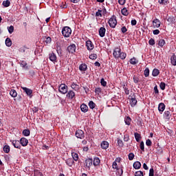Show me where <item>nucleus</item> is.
<instances>
[{"instance_id":"42","label":"nucleus","mask_w":176,"mask_h":176,"mask_svg":"<svg viewBox=\"0 0 176 176\" xmlns=\"http://www.w3.org/2000/svg\"><path fill=\"white\" fill-rule=\"evenodd\" d=\"M160 74V71L158 69H154L152 72V75L153 76H157Z\"/></svg>"},{"instance_id":"55","label":"nucleus","mask_w":176,"mask_h":176,"mask_svg":"<svg viewBox=\"0 0 176 176\" xmlns=\"http://www.w3.org/2000/svg\"><path fill=\"white\" fill-rule=\"evenodd\" d=\"M90 60H96L97 58V54H91L89 55Z\"/></svg>"},{"instance_id":"18","label":"nucleus","mask_w":176,"mask_h":176,"mask_svg":"<svg viewBox=\"0 0 176 176\" xmlns=\"http://www.w3.org/2000/svg\"><path fill=\"white\" fill-rule=\"evenodd\" d=\"M66 97L70 100H72L74 97H75V92L74 91L70 90L67 92Z\"/></svg>"},{"instance_id":"17","label":"nucleus","mask_w":176,"mask_h":176,"mask_svg":"<svg viewBox=\"0 0 176 176\" xmlns=\"http://www.w3.org/2000/svg\"><path fill=\"white\" fill-rule=\"evenodd\" d=\"M80 110L84 113H86L89 111V107L85 103L82 104L80 107Z\"/></svg>"},{"instance_id":"61","label":"nucleus","mask_w":176,"mask_h":176,"mask_svg":"<svg viewBox=\"0 0 176 176\" xmlns=\"http://www.w3.org/2000/svg\"><path fill=\"white\" fill-rule=\"evenodd\" d=\"M101 91H102V89L100 87H98L95 89V93L96 94H100V93H101Z\"/></svg>"},{"instance_id":"52","label":"nucleus","mask_w":176,"mask_h":176,"mask_svg":"<svg viewBox=\"0 0 176 176\" xmlns=\"http://www.w3.org/2000/svg\"><path fill=\"white\" fill-rule=\"evenodd\" d=\"M118 146H120V148H122V147L123 146V145H124V144H123V140H122L118 138Z\"/></svg>"},{"instance_id":"7","label":"nucleus","mask_w":176,"mask_h":176,"mask_svg":"<svg viewBox=\"0 0 176 176\" xmlns=\"http://www.w3.org/2000/svg\"><path fill=\"white\" fill-rule=\"evenodd\" d=\"M75 135L77 138L83 140L85 138V132L81 129H78L76 131Z\"/></svg>"},{"instance_id":"27","label":"nucleus","mask_w":176,"mask_h":176,"mask_svg":"<svg viewBox=\"0 0 176 176\" xmlns=\"http://www.w3.org/2000/svg\"><path fill=\"white\" fill-rule=\"evenodd\" d=\"M100 158L98 157H96L94 159V162H93V164L94 166H100Z\"/></svg>"},{"instance_id":"26","label":"nucleus","mask_w":176,"mask_h":176,"mask_svg":"<svg viewBox=\"0 0 176 176\" xmlns=\"http://www.w3.org/2000/svg\"><path fill=\"white\" fill-rule=\"evenodd\" d=\"M71 87L72 89H73V90H75L76 91H78L80 89L79 85L75 82L72 83Z\"/></svg>"},{"instance_id":"39","label":"nucleus","mask_w":176,"mask_h":176,"mask_svg":"<svg viewBox=\"0 0 176 176\" xmlns=\"http://www.w3.org/2000/svg\"><path fill=\"white\" fill-rule=\"evenodd\" d=\"M88 105L91 109H94L96 108V103H94L93 100L89 101Z\"/></svg>"},{"instance_id":"8","label":"nucleus","mask_w":176,"mask_h":176,"mask_svg":"<svg viewBox=\"0 0 176 176\" xmlns=\"http://www.w3.org/2000/svg\"><path fill=\"white\" fill-rule=\"evenodd\" d=\"M22 89L27 94V96L28 97H30V98H32V93H33L32 89H29V88L25 87H22Z\"/></svg>"},{"instance_id":"57","label":"nucleus","mask_w":176,"mask_h":176,"mask_svg":"<svg viewBox=\"0 0 176 176\" xmlns=\"http://www.w3.org/2000/svg\"><path fill=\"white\" fill-rule=\"evenodd\" d=\"M13 31H14V27L11 25L8 28V32L9 34H13Z\"/></svg>"},{"instance_id":"29","label":"nucleus","mask_w":176,"mask_h":176,"mask_svg":"<svg viewBox=\"0 0 176 176\" xmlns=\"http://www.w3.org/2000/svg\"><path fill=\"white\" fill-rule=\"evenodd\" d=\"M133 168H135V170H139V168H141V162L136 161L133 163Z\"/></svg>"},{"instance_id":"46","label":"nucleus","mask_w":176,"mask_h":176,"mask_svg":"<svg viewBox=\"0 0 176 176\" xmlns=\"http://www.w3.org/2000/svg\"><path fill=\"white\" fill-rule=\"evenodd\" d=\"M138 63V60H137V59L133 57L130 60V64H131L132 65H135V64H137Z\"/></svg>"},{"instance_id":"45","label":"nucleus","mask_w":176,"mask_h":176,"mask_svg":"<svg viewBox=\"0 0 176 176\" xmlns=\"http://www.w3.org/2000/svg\"><path fill=\"white\" fill-rule=\"evenodd\" d=\"M3 151L5 153H9V152H10V146H9V145L4 146Z\"/></svg>"},{"instance_id":"13","label":"nucleus","mask_w":176,"mask_h":176,"mask_svg":"<svg viewBox=\"0 0 176 176\" xmlns=\"http://www.w3.org/2000/svg\"><path fill=\"white\" fill-rule=\"evenodd\" d=\"M162 24L160 20L155 19L153 21V28H159Z\"/></svg>"},{"instance_id":"48","label":"nucleus","mask_w":176,"mask_h":176,"mask_svg":"<svg viewBox=\"0 0 176 176\" xmlns=\"http://www.w3.org/2000/svg\"><path fill=\"white\" fill-rule=\"evenodd\" d=\"M102 10H98L96 12V17H102Z\"/></svg>"},{"instance_id":"6","label":"nucleus","mask_w":176,"mask_h":176,"mask_svg":"<svg viewBox=\"0 0 176 176\" xmlns=\"http://www.w3.org/2000/svg\"><path fill=\"white\" fill-rule=\"evenodd\" d=\"M138 101H137V98L135 97V94H133L132 97L131 98V100L129 101V104L131 107H134L137 105V103Z\"/></svg>"},{"instance_id":"62","label":"nucleus","mask_w":176,"mask_h":176,"mask_svg":"<svg viewBox=\"0 0 176 176\" xmlns=\"http://www.w3.org/2000/svg\"><path fill=\"white\" fill-rule=\"evenodd\" d=\"M129 140H130V137L129 136V135H127V134L124 135V141L125 142H129Z\"/></svg>"},{"instance_id":"22","label":"nucleus","mask_w":176,"mask_h":176,"mask_svg":"<svg viewBox=\"0 0 176 176\" xmlns=\"http://www.w3.org/2000/svg\"><path fill=\"white\" fill-rule=\"evenodd\" d=\"M166 109V104L164 103H160L158 105V110L160 112H163Z\"/></svg>"},{"instance_id":"41","label":"nucleus","mask_w":176,"mask_h":176,"mask_svg":"<svg viewBox=\"0 0 176 176\" xmlns=\"http://www.w3.org/2000/svg\"><path fill=\"white\" fill-rule=\"evenodd\" d=\"M118 171L116 173L118 176H122L123 175V166H122L120 168L117 169Z\"/></svg>"},{"instance_id":"50","label":"nucleus","mask_w":176,"mask_h":176,"mask_svg":"<svg viewBox=\"0 0 176 176\" xmlns=\"http://www.w3.org/2000/svg\"><path fill=\"white\" fill-rule=\"evenodd\" d=\"M160 87L161 90H166V82H160Z\"/></svg>"},{"instance_id":"24","label":"nucleus","mask_w":176,"mask_h":176,"mask_svg":"<svg viewBox=\"0 0 176 176\" xmlns=\"http://www.w3.org/2000/svg\"><path fill=\"white\" fill-rule=\"evenodd\" d=\"M170 63L172 65H176V55L175 54H173L172 56L170 57Z\"/></svg>"},{"instance_id":"60","label":"nucleus","mask_w":176,"mask_h":176,"mask_svg":"<svg viewBox=\"0 0 176 176\" xmlns=\"http://www.w3.org/2000/svg\"><path fill=\"white\" fill-rule=\"evenodd\" d=\"M146 145L147 146H152V141L150 139L146 140Z\"/></svg>"},{"instance_id":"38","label":"nucleus","mask_w":176,"mask_h":176,"mask_svg":"<svg viewBox=\"0 0 176 176\" xmlns=\"http://www.w3.org/2000/svg\"><path fill=\"white\" fill-rule=\"evenodd\" d=\"M134 135H135V140L137 141V142H140V141L141 140V134L136 132L134 133Z\"/></svg>"},{"instance_id":"56","label":"nucleus","mask_w":176,"mask_h":176,"mask_svg":"<svg viewBox=\"0 0 176 176\" xmlns=\"http://www.w3.org/2000/svg\"><path fill=\"white\" fill-rule=\"evenodd\" d=\"M121 32L122 34H126V32H127V28H126V26H122L121 28Z\"/></svg>"},{"instance_id":"44","label":"nucleus","mask_w":176,"mask_h":176,"mask_svg":"<svg viewBox=\"0 0 176 176\" xmlns=\"http://www.w3.org/2000/svg\"><path fill=\"white\" fill-rule=\"evenodd\" d=\"M3 6H4V8H9V6H10V1L9 0L3 1Z\"/></svg>"},{"instance_id":"11","label":"nucleus","mask_w":176,"mask_h":176,"mask_svg":"<svg viewBox=\"0 0 176 176\" xmlns=\"http://www.w3.org/2000/svg\"><path fill=\"white\" fill-rule=\"evenodd\" d=\"M49 58L52 63H57V56H56V54H54V52H52L49 54Z\"/></svg>"},{"instance_id":"30","label":"nucleus","mask_w":176,"mask_h":176,"mask_svg":"<svg viewBox=\"0 0 176 176\" xmlns=\"http://www.w3.org/2000/svg\"><path fill=\"white\" fill-rule=\"evenodd\" d=\"M22 134L25 136V137H30V135L31 134V131H30V129H24L22 132Z\"/></svg>"},{"instance_id":"36","label":"nucleus","mask_w":176,"mask_h":176,"mask_svg":"<svg viewBox=\"0 0 176 176\" xmlns=\"http://www.w3.org/2000/svg\"><path fill=\"white\" fill-rule=\"evenodd\" d=\"M121 13H122V16H127L129 14V10H127V8H123L121 10Z\"/></svg>"},{"instance_id":"33","label":"nucleus","mask_w":176,"mask_h":176,"mask_svg":"<svg viewBox=\"0 0 176 176\" xmlns=\"http://www.w3.org/2000/svg\"><path fill=\"white\" fill-rule=\"evenodd\" d=\"M10 95L11 97H13V98H15V97H17V91H16L14 89H11L10 91Z\"/></svg>"},{"instance_id":"64","label":"nucleus","mask_w":176,"mask_h":176,"mask_svg":"<svg viewBox=\"0 0 176 176\" xmlns=\"http://www.w3.org/2000/svg\"><path fill=\"white\" fill-rule=\"evenodd\" d=\"M140 149H141L143 152L145 151V147H144V142H140Z\"/></svg>"},{"instance_id":"35","label":"nucleus","mask_w":176,"mask_h":176,"mask_svg":"<svg viewBox=\"0 0 176 176\" xmlns=\"http://www.w3.org/2000/svg\"><path fill=\"white\" fill-rule=\"evenodd\" d=\"M6 46H8V47H10V46H12V42L10 38H7L6 39Z\"/></svg>"},{"instance_id":"2","label":"nucleus","mask_w":176,"mask_h":176,"mask_svg":"<svg viewBox=\"0 0 176 176\" xmlns=\"http://www.w3.org/2000/svg\"><path fill=\"white\" fill-rule=\"evenodd\" d=\"M108 23L111 28H116L118 25V20H116V16L113 15L108 21Z\"/></svg>"},{"instance_id":"23","label":"nucleus","mask_w":176,"mask_h":176,"mask_svg":"<svg viewBox=\"0 0 176 176\" xmlns=\"http://www.w3.org/2000/svg\"><path fill=\"white\" fill-rule=\"evenodd\" d=\"M157 42L160 47H163L166 45V41L163 38H160Z\"/></svg>"},{"instance_id":"37","label":"nucleus","mask_w":176,"mask_h":176,"mask_svg":"<svg viewBox=\"0 0 176 176\" xmlns=\"http://www.w3.org/2000/svg\"><path fill=\"white\" fill-rule=\"evenodd\" d=\"M124 122L127 126H130L131 124V118L128 116L124 119Z\"/></svg>"},{"instance_id":"31","label":"nucleus","mask_w":176,"mask_h":176,"mask_svg":"<svg viewBox=\"0 0 176 176\" xmlns=\"http://www.w3.org/2000/svg\"><path fill=\"white\" fill-rule=\"evenodd\" d=\"M79 69H80V71H83V72L87 71V65L86 64H85V63H82L79 66Z\"/></svg>"},{"instance_id":"14","label":"nucleus","mask_w":176,"mask_h":176,"mask_svg":"<svg viewBox=\"0 0 176 176\" xmlns=\"http://www.w3.org/2000/svg\"><path fill=\"white\" fill-rule=\"evenodd\" d=\"M85 163L86 167H87L88 168H90V167L93 166V159L88 158L85 160Z\"/></svg>"},{"instance_id":"51","label":"nucleus","mask_w":176,"mask_h":176,"mask_svg":"<svg viewBox=\"0 0 176 176\" xmlns=\"http://www.w3.org/2000/svg\"><path fill=\"white\" fill-rule=\"evenodd\" d=\"M144 76L146 78H148V76H149V68H146L144 72Z\"/></svg>"},{"instance_id":"40","label":"nucleus","mask_w":176,"mask_h":176,"mask_svg":"<svg viewBox=\"0 0 176 176\" xmlns=\"http://www.w3.org/2000/svg\"><path fill=\"white\" fill-rule=\"evenodd\" d=\"M122 88L124 89V91L125 94L126 96H129V94H130V90H129V88L127 87H126V85H124L122 86Z\"/></svg>"},{"instance_id":"5","label":"nucleus","mask_w":176,"mask_h":176,"mask_svg":"<svg viewBox=\"0 0 176 176\" xmlns=\"http://www.w3.org/2000/svg\"><path fill=\"white\" fill-rule=\"evenodd\" d=\"M116 52H119V50H117L114 54L115 58H121V60H124L127 57V54L125 52H120V55L116 54Z\"/></svg>"},{"instance_id":"20","label":"nucleus","mask_w":176,"mask_h":176,"mask_svg":"<svg viewBox=\"0 0 176 176\" xmlns=\"http://www.w3.org/2000/svg\"><path fill=\"white\" fill-rule=\"evenodd\" d=\"M65 163H66L67 166H69V167H72V166L74 163V159L68 158L65 160Z\"/></svg>"},{"instance_id":"28","label":"nucleus","mask_w":176,"mask_h":176,"mask_svg":"<svg viewBox=\"0 0 176 176\" xmlns=\"http://www.w3.org/2000/svg\"><path fill=\"white\" fill-rule=\"evenodd\" d=\"M167 22L170 23V24H174V23H175V16H168L167 19Z\"/></svg>"},{"instance_id":"54","label":"nucleus","mask_w":176,"mask_h":176,"mask_svg":"<svg viewBox=\"0 0 176 176\" xmlns=\"http://www.w3.org/2000/svg\"><path fill=\"white\" fill-rule=\"evenodd\" d=\"M135 156V155H134V153H130L129 154V155H128L129 160H133Z\"/></svg>"},{"instance_id":"58","label":"nucleus","mask_w":176,"mask_h":176,"mask_svg":"<svg viewBox=\"0 0 176 176\" xmlns=\"http://www.w3.org/2000/svg\"><path fill=\"white\" fill-rule=\"evenodd\" d=\"M135 176H144V173L141 170L135 173Z\"/></svg>"},{"instance_id":"4","label":"nucleus","mask_w":176,"mask_h":176,"mask_svg":"<svg viewBox=\"0 0 176 176\" xmlns=\"http://www.w3.org/2000/svg\"><path fill=\"white\" fill-rule=\"evenodd\" d=\"M133 82L134 83L137 84V83H144V81L145 80V78H144V76H135L134 75L133 76Z\"/></svg>"},{"instance_id":"49","label":"nucleus","mask_w":176,"mask_h":176,"mask_svg":"<svg viewBox=\"0 0 176 176\" xmlns=\"http://www.w3.org/2000/svg\"><path fill=\"white\" fill-rule=\"evenodd\" d=\"M158 2L160 5L166 6L167 5V2H168V0H158Z\"/></svg>"},{"instance_id":"9","label":"nucleus","mask_w":176,"mask_h":176,"mask_svg":"<svg viewBox=\"0 0 176 176\" xmlns=\"http://www.w3.org/2000/svg\"><path fill=\"white\" fill-rule=\"evenodd\" d=\"M67 50L69 53L74 54V53L76 52V45L75 44H72L67 47Z\"/></svg>"},{"instance_id":"43","label":"nucleus","mask_w":176,"mask_h":176,"mask_svg":"<svg viewBox=\"0 0 176 176\" xmlns=\"http://www.w3.org/2000/svg\"><path fill=\"white\" fill-rule=\"evenodd\" d=\"M21 67H23V68H28V66H27V62H25V60H21L19 63Z\"/></svg>"},{"instance_id":"25","label":"nucleus","mask_w":176,"mask_h":176,"mask_svg":"<svg viewBox=\"0 0 176 176\" xmlns=\"http://www.w3.org/2000/svg\"><path fill=\"white\" fill-rule=\"evenodd\" d=\"M164 118L167 120H170V118H171V113L169 111H166L164 113Z\"/></svg>"},{"instance_id":"63","label":"nucleus","mask_w":176,"mask_h":176,"mask_svg":"<svg viewBox=\"0 0 176 176\" xmlns=\"http://www.w3.org/2000/svg\"><path fill=\"white\" fill-rule=\"evenodd\" d=\"M148 43L149 45H151V46H153L155 45V39L153 38H151L149 41H148Z\"/></svg>"},{"instance_id":"1","label":"nucleus","mask_w":176,"mask_h":176,"mask_svg":"<svg viewBox=\"0 0 176 176\" xmlns=\"http://www.w3.org/2000/svg\"><path fill=\"white\" fill-rule=\"evenodd\" d=\"M72 34V30L68 26H65L62 29V34L65 38H69Z\"/></svg>"},{"instance_id":"53","label":"nucleus","mask_w":176,"mask_h":176,"mask_svg":"<svg viewBox=\"0 0 176 176\" xmlns=\"http://www.w3.org/2000/svg\"><path fill=\"white\" fill-rule=\"evenodd\" d=\"M100 85L103 86V87H105L107 86V81H105L104 78H101Z\"/></svg>"},{"instance_id":"16","label":"nucleus","mask_w":176,"mask_h":176,"mask_svg":"<svg viewBox=\"0 0 176 176\" xmlns=\"http://www.w3.org/2000/svg\"><path fill=\"white\" fill-rule=\"evenodd\" d=\"M19 142L22 146H27V145H28V140L25 138H21Z\"/></svg>"},{"instance_id":"15","label":"nucleus","mask_w":176,"mask_h":176,"mask_svg":"<svg viewBox=\"0 0 176 176\" xmlns=\"http://www.w3.org/2000/svg\"><path fill=\"white\" fill-rule=\"evenodd\" d=\"M105 32H107V29H105V28L101 27L99 29V35L100 38H104V36H105Z\"/></svg>"},{"instance_id":"32","label":"nucleus","mask_w":176,"mask_h":176,"mask_svg":"<svg viewBox=\"0 0 176 176\" xmlns=\"http://www.w3.org/2000/svg\"><path fill=\"white\" fill-rule=\"evenodd\" d=\"M117 50H118V52H116ZM121 52H122V49H120V47L115 48L113 50V56L114 58H115V53H116V54H118L120 56Z\"/></svg>"},{"instance_id":"59","label":"nucleus","mask_w":176,"mask_h":176,"mask_svg":"<svg viewBox=\"0 0 176 176\" xmlns=\"http://www.w3.org/2000/svg\"><path fill=\"white\" fill-rule=\"evenodd\" d=\"M155 175V170L153 168H150L149 170V175L148 176H154Z\"/></svg>"},{"instance_id":"47","label":"nucleus","mask_w":176,"mask_h":176,"mask_svg":"<svg viewBox=\"0 0 176 176\" xmlns=\"http://www.w3.org/2000/svg\"><path fill=\"white\" fill-rule=\"evenodd\" d=\"M27 49H28L27 45H24L19 49V52H21V53H25Z\"/></svg>"},{"instance_id":"12","label":"nucleus","mask_w":176,"mask_h":176,"mask_svg":"<svg viewBox=\"0 0 176 176\" xmlns=\"http://www.w3.org/2000/svg\"><path fill=\"white\" fill-rule=\"evenodd\" d=\"M10 142H12V144L14 148H16L17 149H21V145L20 144V141L19 140H10Z\"/></svg>"},{"instance_id":"10","label":"nucleus","mask_w":176,"mask_h":176,"mask_svg":"<svg viewBox=\"0 0 176 176\" xmlns=\"http://www.w3.org/2000/svg\"><path fill=\"white\" fill-rule=\"evenodd\" d=\"M87 50H93L94 49V44H93V42H91V41L88 40L86 41V44H85Z\"/></svg>"},{"instance_id":"3","label":"nucleus","mask_w":176,"mask_h":176,"mask_svg":"<svg viewBox=\"0 0 176 176\" xmlns=\"http://www.w3.org/2000/svg\"><path fill=\"white\" fill-rule=\"evenodd\" d=\"M58 91L61 93V94H67L68 93V86L65 84H60L58 87Z\"/></svg>"},{"instance_id":"19","label":"nucleus","mask_w":176,"mask_h":176,"mask_svg":"<svg viewBox=\"0 0 176 176\" xmlns=\"http://www.w3.org/2000/svg\"><path fill=\"white\" fill-rule=\"evenodd\" d=\"M100 146L102 149H108L109 148V143L107 141L102 142Z\"/></svg>"},{"instance_id":"21","label":"nucleus","mask_w":176,"mask_h":176,"mask_svg":"<svg viewBox=\"0 0 176 176\" xmlns=\"http://www.w3.org/2000/svg\"><path fill=\"white\" fill-rule=\"evenodd\" d=\"M118 162V163H120V159H116L113 162V164H112V167L114 170H118V163L116 162Z\"/></svg>"},{"instance_id":"34","label":"nucleus","mask_w":176,"mask_h":176,"mask_svg":"<svg viewBox=\"0 0 176 176\" xmlns=\"http://www.w3.org/2000/svg\"><path fill=\"white\" fill-rule=\"evenodd\" d=\"M72 156L73 160H74L75 162H78V160H79V156L76 153H72Z\"/></svg>"}]
</instances>
